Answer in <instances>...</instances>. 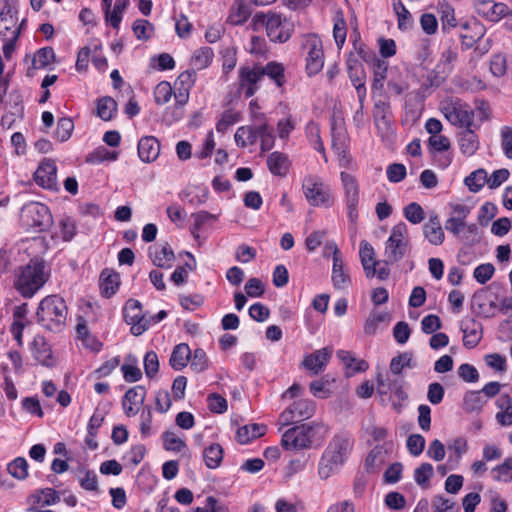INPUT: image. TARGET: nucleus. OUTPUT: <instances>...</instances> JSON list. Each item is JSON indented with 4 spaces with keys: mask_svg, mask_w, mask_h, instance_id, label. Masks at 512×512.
<instances>
[{
    "mask_svg": "<svg viewBox=\"0 0 512 512\" xmlns=\"http://www.w3.org/2000/svg\"><path fill=\"white\" fill-rule=\"evenodd\" d=\"M354 448L351 434L340 432L335 434L324 449L318 463V475L326 480L344 466Z\"/></svg>",
    "mask_w": 512,
    "mask_h": 512,
    "instance_id": "nucleus-1",
    "label": "nucleus"
},
{
    "mask_svg": "<svg viewBox=\"0 0 512 512\" xmlns=\"http://www.w3.org/2000/svg\"><path fill=\"white\" fill-rule=\"evenodd\" d=\"M327 434L328 427L321 422L301 424L283 434L281 445L286 450L308 449L321 444Z\"/></svg>",
    "mask_w": 512,
    "mask_h": 512,
    "instance_id": "nucleus-2",
    "label": "nucleus"
},
{
    "mask_svg": "<svg viewBox=\"0 0 512 512\" xmlns=\"http://www.w3.org/2000/svg\"><path fill=\"white\" fill-rule=\"evenodd\" d=\"M68 308L65 300L58 295L43 298L37 308V322L46 330L60 332L66 326Z\"/></svg>",
    "mask_w": 512,
    "mask_h": 512,
    "instance_id": "nucleus-3",
    "label": "nucleus"
},
{
    "mask_svg": "<svg viewBox=\"0 0 512 512\" xmlns=\"http://www.w3.org/2000/svg\"><path fill=\"white\" fill-rule=\"evenodd\" d=\"M252 21L254 30L264 27L268 38L274 43L287 42L294 32V24L281 13L257 12Z\"/></svg>",
    "mask_w": 512,
    "mask_h": 512,
    "instance_id": "nucleus-4",
    "label": "nucleus"
},
{
    "mask_svg": "<svg viewBox=\"0 0 512 512\" xmlns=\"http://www.w3.org/2000/svg\"><path fill=\"white\" fill-rule=\"evenodd\" d=\"M50 278V268L42 259H31L22 269L16 282L17 291L25 298H31Z\"/></svg>",
    "mask_w": 512,
    "mask_h": 512,
    "instance_id": "nucleus-5",
    "label": "nucleus"
},
{
    "mask_svg": "<svg viewBox=\"0 0 512 512\" xmlns=\"http://www.w3.org/2000/svg\"><path fill=\"white\" fill-rule=\"evenodd\" d=\"M409 252L408 228L404 222H399L391 229L390 236L385 242V264L399 262Z\"/></svg>",
    "mask_w": 512,
    "mask_h": 512,
    "instance_id": "nucleus-6",
    "label": "nucleus"
},
{
    "mask_svg": "<svg viewBox=\"0 0 512 512\" xmlns=\"http://www.w3.org/2000/svg\"><path fill=\"white\" fill-rule=\"evenodd\" d=\"M302 190L307 202L314 207H331L334 203L329 185L317 175H307L303 179Z\"/></svg>",
    "mask_w": 512,
    "mask_h": 512,
    "instance_id": "nucleus-7",
    "label": "nucleus"
},
{
    "mask_svg": "<svg viewBox=\"0 0 512 512\" xmlns=\"http://www.w3.org/2000/svg\"><path fill=\"white\" fill-rule=\"evenodd\" d=\"M21 219L26 226L38 231H46L53 224L50 209L39 202H30L24 205L21 211Z\"/></svg>",
    "mask_w": 512,
    "mask_h": 512,
    "instance_id": "nucleus-8",
    "label": "nucleus"
},
{
    "mask_svg": "<svg viewBox=\"0 0 512 512\" xmlns=\"http://www.w3.org/2000/svg\"><path fill=\"white\" fill-rule=\"evenodd\" d=\"M302 48L306 52V72L309 76L318 74L324 66V51L321 39L316 34L303 36Z\"/></svg>",
    "mask_w": 512,
    "mask_h": 512,
    "instance_id": "nucleus-9",
    "label": "nucleus"
},
{
    "mask_svg": "<svg viewBox=\"0 0 512 512\" xmlns=\"http://www.w3.org/2000/svg\"><path fill=\"white\" fill-rule=\"evenodd\" d=\"M332 149L337 154L340 166L347 167L350 164L348 155L349 137L343 119H331Z\"/></svg>",
    "mask_w": 512,
    "mask_h": 512,
    "instance_id": "nucleus-10",
    "label": "nucleus"
},
{
    "mask_svg": "<svg viewBox=\"0 0 512 512\" xmlns=\"http://www.w3.org/2000/svg\"><path fill=\"white\" fill-rule=\"evenodd\" d=\"M123 316L125 322L131 325L133 335L140 336L149 329V322L146 314L142 311L140 301L136 299L127 300L123 308Z\"/></svg>",
    "mask_w": 512,
    "mask_h": 512,
    "instance_id": "nucleus-11",
    "label": "nucleus"
},
{
    "mask_svg": "<svg viewBox=\"0 0 512 512\" xmlns=\"http://www.w3.org/2000/svg\"><path fill=\"white\" fill-rule=\"evenodd\" d=\"M316 404L311 399H299L294 401L280 415L283 425L300 422L311 418L315 414Z\"/></svg>",
    "mask_w": 512,
    "mask_h": 512,
    "instance_id": "nucleus-12",
    "label": "nucleus"
},
{
    "mask_svg": "<svg viewBox=\"0 0 512 512\" xmlns=\"http://www.w3.org/2000/svg\"><path fill=\"white\" fill-rule=\"evenodd\" d=\"M392 118L389 102L380 100L374 104L373 119L378 133L382 138L390 139L391 136H393Z\"/></svg>",
    "mask_w": 512,
    "mask_h": 512,
    "instance_id": "nucleus-13",
    "label": "nucleus"
},
{
    "mask_svg": "<svg viewBox=\"0 0 512 512\" xmlns=\"http://www.w3.org/2000/svg\"><path fill=\"white\" fill-rule=\"evenodd\" d=\"M239 85L244 89L246 98L252 97L257 89L258 82L263 78L260 65L256 64L253 67L242 66L239 68Z\"/></svg>",
    "mask_w": 512,
    "mask_h": 512,
    "instance_id": "nucleus-14",
    "label": "nucleus"
},
{
    "mask_svg": "<svg viewBox=\"0 0 512 512\" xmlns=\"http://www.w3.org/2000/svg\"><path fill=\"white\" fill-rule=\"evenodd\" d=\"M34 180L44 189L57 190V167L55 161L44 159L34 172Z\"/></svg>",
    "mask_w": 512,
    "mask_h": 512,
    "instance_id": "nucleus-15",
    "label": "nucleus"
},
{
    "mask_svg": "<svg viewBox=\"0 0 512 512\" xmlns=\"http://www.w3.org/2000/svg\"><path fill=\"white\" fill-rule=\"evenodd\" d=\"M475 9L480 16L491 22H498L509 13V7L506 4L496 3L493 0H476Z\"/></svg>",
    "mask_w": 512,
    "mask_h": 512,
    "instance_id": "nucleus-16",
    "label": "nucleus"
},
{
    "mask_svg": "<svg viewBox=\"0 0 512 512\" xmlns=\"http://www.w3.org/2000/svg\"><path fill=\"white\" fill-rule=\"evenodd\" d=\"M460 329L463 333V345L472 349L476 347L482 339V324L474 318H466L461 322Z\"/></svg>",
    "mask_w": 512,
    "mask_h": 512,
    "instance_id": "nucleus-17",
    "label": "nucleus"
},
{
    "mask_svg": "<svg viewBox=\"0 0 512 512\" xmlns=\"http://www.w3.org/2000/svg\"><path fill=\"white\" fill-rule=\"evenodd\" d=\"M446 119L453 125L471 128L474 121V112L463 108L461 105H451L444 108Z\"/></svg>",
    "mask_w": 512,
    "mask_h": 512,
    "instance_id": "nucleus-18",
    "label": "nucleus"
},
{
    "mask_svg": "<svg viewBox=\"0 0 512 512\" xmlns=\"http://www.w3.org/2000/svg\"><path fill=\"white\" fill-rule=\"evenodd\" d=\"M17 21V10L6 0L0 12V38L7 39L13 36L15 30L19 32V28H16Z\"/></svg>",
    "mask_w": 512,
    "mask_h": 512,
    "instance_id": "nucleus-19",
    "label": "nucleus"
},
{
    "mask_svg": "<svg viewBox=\"0 0 512 512\" xmlns=\"http://www.w3.org/2000/svg\"><path fill=\"white\" fill-rule=\"evenodd\" d=\"M331 355L332 349L324 347L307 355L304 358L302 364L307 370L317 375L325 369L329 359L331 358Z\"/></svg>",
    "mask_w": 512,
    "mask_h": 512,
    "instance_id": "nucleus-20",
    "label": "nucleus"
},
{
    "mask_svg": "<svg viewBox=\"0 0 512 512\" xmlns=\"http://www.w3.org/2000/svg\"><path fill=\"white\" fill-rule=\"evenodd\" d=\"M138 156L145 163L155 161L160 154V142L154 136H144L138 142Z\"/></svg>",
    "mask_w": 512,
    "mask_h": 512,
    "instance_id": "nucleus-21",
    "label": "nucleus"
},
{
    "mask_svg": "<svg viewBox=\"0 0 512 512\" xmlns=\"http://www.w3.org/2000/svg\"><path fill=\"white\" fill-rule=\"evenodd\" d=\"M146 396V389L137 385L126 391L122 399V406L125 414L130 417L134 416L137 413V409H134V405L143 404Z\"/></svg>",
    "mask_w": 512,
    "mask_h": 512,
    "instance_id": "nucleus-22",
    "label": "nucleus"
},
{
    "mask_svg": "<svg viewBox=\"0 0 512 512\" xmlns=\"http://www.w3.org/2000/svg\"><path fill=\"white\" fill-rule=\"evenodd\" d=\"M148 255L155 266L165 269L171 268L175 259L174 252L168 243L160 248L149 247Z\"/></svg>",
    "mask_w": 512,
    "mask_h": 512,
    "instance_id": "nucleus-23",
    "label": "nucleus"
},
{
    "mask_svg": "<svg viewBox=\"0 0 512 512\" xmlns=\"http://www.w3.org/2000/svg\"><path fill=\"white\" fill-rule=\"evenodd\" d=\"M424 238L432 245H441L445 239V234L438 215L430 216L429 220L423 225Z\"/></svg>",
    "mask_w": 512,
    "mask_h": 512,
    "instance_id": "nucleus-24",
    "label": "nucleus"
},
{
    "mask_svg": "<svg viewBox=\"0 0 512 512\" xmlns=\"http://www.w3.org/2000/svg\"><path fill=\"white\" fill-rule=\"evenodd\" d=\"M359 255L366 277L373 278L376 275V266L380 263L375 259L374 248L370 243L363 240L360 243Z\"/></svg>",
    "mask_w": 512,
    "mask_h": 512,
    "instance_id": "nucleus-25",
    "label": "nucleus"
},
{
    "mask_svg": "<svg viewBox=\"0 0 512 512\" xmlns=\"http://www.w3.org/2000/svg\"><path fill=\"white\" fill-rule=\"evenodd\" d=\"M251 16L249 5L244 0H235L230 7L227 22L231 25H243Z\"/></svg>",
    "mask_w": 512,
    "mask_h": 512,
    "instance_id": "nucleus-26",
    "label": "nucleus"
},
{
    "mask_svg": "<svg viewBox=\"0 0 512 512\" xmlns=\"http://www.w3.org/2000/svg\"><path fill=\"white\" fill-rule=\"evenodd\" d=\"M405 380L402 376L387 378V389L394 395L397 401H393V408L400 412L402 403L407 400L408 394L404 390Z\"/></svg>",
    "mask_w": 512,
    "mask_h": 512,
    "instance_id": "nucleus-27",
    "label": "nucleus"
},
{
    "mask_svg": "<svg viewBox=\"0 0 512 512\" xmlns=\"http://www.w3.org/2000/svg\"><path fill=\"white\" fill-rule=\"evenodd\" d=\"M458 143L461 153L468 157L474 155L480 145L478 135L471 128L460 133Z\"/></svg>",
    "mask_w": 512,
    "mask_h": 512,
    "instance_id": "nucleus-28",
    "label": "nucleus"
},
{
    "mask_svg": "<svg viewBox=\"0 0 512 512\" xmlns=\"http://www.w3.org/2000/svg\"><path fill=\"white\" fill-rule=\"evenodd\" d=\"M289 159L286 154L275 151L267 158V166L270 172L276 176H286L289 170Z\"/></svg>",
    "mask_w": 512,
    "mask_h": 512,
    "instance_id": "nucleus-29",
    "label": "nucleus"
},
{
    "mask_svg": "<svg viewBox=\"0 0 512 512\" xmlns=\"http://www.w3.org/2000/svg\"><path fill=\"white\" fill-rule=\"evenodd\" d=\"M267 427L264 424H249L238 428L236 432V440L240 444H247L250 441L263 436Z\"/></svg>",
    "mask_w": 512,
    "mask_h": 512,
    "instance_id": "nucleus-30",
    "label": "nucleus"
},
{
    "mask_svg": "<svg viewBox=\"0 0 512 512\" xmlns=\"http://www.w3.org/2000/svg\"><path fill=\"white\" fill-rule=\"evenodd\" d=\"M191 358V350L186 343H180L173 348L169 363L174 370H181L187 366Z\"/></svg>",
    "mask_w": 512,
    "mask_h": 512,
    "instance_id": "nucleus-31",
    "label": "nucleus"
},
{
    "mask_svg": "<svg viewBox=\"0 0 512 512\" xmlns=\"http://www.w3.org/2000/svg\"><path fill=\"white\" fill-rule=\"evenodd\" d=\"M497 406L501 409L495 418L499 425L507 427L512 425V398L509 394H503L497 400Z\"/></svg>",
    "mask_w": 512,
    "mask_h": 512,
    "instance_id": "nucleus-32",
    "label": "nucleus"
},
{
    "mask_svg": "<svg viewBox=\"0 0 512 512\" xmlns=\"http://www.w3.org/2000/svg\"><path fill=\"white\" fill-rule=\"evenodd\" d=\"M262 76L269 77L277 87H282L286 82L285 68L282 63L270 61L265 66L260 65Z\"/></svg>",
    "mask_w": 512,
    "mask_h": 512,
    "instance_id": "nucleus-33",
    "label": "nucleus"
},
{
    "mask_svg": "<svg viewBox=\"0 0 512 512\" xmlns=\"http://www.w3.org/2000/svg\"><path fill=\"white\" fill-rule=\"evenodd\" d=\"M340 178L344 188L346 203L359 202V184L357 179L347 172H341Z\"/></svg>",
    "mask_w": 512,
    "mask_h": 512,
    "instance_id": "nucleus-34",
    "label": "nucleus"
},
{
    "mask_svg": "<svg viewBox=\"0 0 512 512\" xmlns=\"http://www.w3.org/2000/svg\"><path fill=\"white\" fill-rule=\"evenodd\" d=\"M223 448L218 443H213L203 451V458L206 466L210 469H216L223 460Z\"/></svg>",
    "mask_w": 512,
    "mask_h": 512,
    "instance_id": "nucleus-35",
    "label": "nucleus"
},
{
    "mask_svg": "<svg viewBox=\"0 0 512 512\" xmlns=\"http://www.w3.org/2000/svg\"><path fill=\"white\" fill-rule=\"evenodd\" d=\"M332 282L337 289H343L350 283V278L344 271V262L341 257H333Z\"/></svg>",
    "mask_w": 512,
    "mask_h": 512,
    "instance_id": "nucleus-36",
    "label": "nucleus"
},
{
    "mask_svg": "<svg viewBox=\"0 0 512 512\" xmlns=\"http://www.w3.org/2000/svg\"><path fill=\"white\" fill-rule=\"evenodd\" d=\"M373 81L372 90L382 91L384 88V81L387 77L388 62L384 59H378L372 64Z\"/></svg>",
    "mask_w": 512,
    "mask_h": 512,
    "instance_id": "nucleus-37",
    "label": "nucleus"
},
{
    "mask_svg": "<svg viewBox=\"0 0 512 512\" xmlns=\"http://www.w3.org/2000/svg\"><path fill=\"white\" fill-rule=\"evenodd\" d=\"M30 499L40 506H50L60 501L58 492L53 488L39 489L30 496Z\"/></svg>",
    "mask_w": 512,
    "mask_h": 512,
    "instance_id": "nucleus-38",
    "label": "nucleus"
},
{
    "mask_svg": "<svg viewBox=\"0 0 512 512\" xmlns=\"http://www.w3.org/2000/svg\"><path fill=\"white\" fill-rule=\"evenodd\" d=\"M101 294L107 298L114 295L119 286V275L117 273H107L103 271L100 275Z\"/></svg>",
    "mask_w": 512,
    "mask_h": 512,
    "instance_id": "nucleus-39",
    "label": "nucleus"
},
{
    "mask_svg": "<svg viewBox=\"0 0 512 512\" xmlns=\"http://www.w3.org/2000/svg\"><path fill=\"white\" fill-rule=\"evenodd\" d=\"M235 142L239 147H246L247 145H253L258 139L257 126L245 127L241 126L237 129L235 135Z\"/></svg>",
    "mask_w": 512,
    "mask_h": 512,
    "instance_id": "nucleus-40",
    "label": "nucleus"
},
{
    "mask_svg": "<svg viewBox=\"0 0 512 512\" xmlns=\"http://www.w3.org/2000/svg\"><path fill=\"white\" fill-rule=\"evenodd\" d=\"M391 315L388 312L371 311L364 323V333L366 335H374L378 329V325L382 322H389Z\"/></svg>",
    "mask_w": 512,
    "mask_h": 512,
    "instance_id": "nucleus-41",
    "label": "nucleus"
},
{
    "mask_svg": "<svg viewBox=\"0 0 512 512\" xmlns=\"http://www.w3.org/2000/svg\"><path fill=\"white\" fill-rule=\"evenodd\" d=\"M117 111V103L116 101L109 97L105 96L100 98L97 101V115L104 121H109L113 118L114 114Z\"/></svg>",
    "mask_w": 512,
    "mask_h": 512,
    "instance_id": "nucleus-42",
    "label": "nucleus"
},
{
    "mask_svg": "<svg viewBox=\"0 0 512 512\" xmlns=\"http://www.w3.org/2000/svg\"><path fill=\"white\" fill-rule=\"evenodd\" d=\"M468 189L473 192H479L485 184H487V172L483 168H479L468 175L464 180Z\"/></svg>",
    "mask_w": 512,
    "mask_h": 512,
    "instance_id": "nucleus-43",
    "label": "nucleus"
},
{
    "mask_svg": "<svg viewBox=\"0 0 512 512\" xmlns=\"http://www.w3.org/2000/svg\"><path fill=\"white\" fill-rule=\"evenodd\" d=\"M337 357L346 367L353 369L354 372H364L369 367L367 361L356 359L350 351L339 350L337 351Z\"/></svg>",
    "mask_w": 512,
    "mask_h": 512,
    "instance_id": "nucleus-44",
    "label": "nucleus"
},
{
    "mask_svg": "<svg viewBox=\"0 0 512 512\" xmlns=\"http://www.w3.org/2000/svg\"><path fill=\"white\" fill-rule=\"evenodd\" d=\"M214 57V52L212 48L205 46L197 49L192 56V64L193 66L198 69L202 70L207 68Z\"/></svg>",
    "mask_w": 512,
    "mask_h": 512,
    "instance_id": "nucleus-45",
    "label": "nucleus"
},
{
    "mask_svg": "<svg viewBox=\"0 0 512 512\" xmlns=\"http://www.w3.org/2000/svg\"><path fill=\"white\" fill-rule=\"evenodd\" d=\"M55 61V52L52 47L39 49L32 60L34 69H43Z\"/></svg>",
    "mask_w": 512,
    "mask_h": 512,
    "instance_id": "nucleus-46",
    "label": "nucleus"
},
{
    "mask_svg": "<svg viewBox=\"0 0 512 512\" xmlns=\"http://www.w3.org/2000/svg\"><path fill=\"white\" fill-rule=\"evenodd\" d=\"M412 360L413 354L411 352L401 353L398 356L392 358L390 362V371L392 372V374L395 375V377L401 376V373L404 368L412 367Z\"/></svg>",
    "mask_w": 512,
    "mask_h": 512,
    "instance_id": "nucleus-47",
    "label": "nucleus"
},
{
    "mask_svg": "<svg viewBox=\"0 0 512 512\" xmlns=\"http://www.w3.org/2000/svg\"><path fill=\"white\" fill-rule=\"evenodd\" d=\"M393 8L398 17V27L401 30H407L413 25V18L408 9L401 0L393 3Z\"/></svg>",
    "mask_w": 512,
    "mask_h": 512,
    "instance_id": "nucleus-48",
    "label": "nucleus"
},
{
    "mask_svg": "<svg viewBox=\"0 0 512 512\" xmlns=\"http://www.w3.org/2000/svg\"><path fill=\"white\" fill-rule=\"evenodd\" d=\"M34 357L44 366H50L51 363V349L44 339L34 341Z\"/></svg>",
    "mask_w": 512,
    "mask_h": 512,
    "instance_id": "nucleus-49",
    "label": "nucleus"
},
{
    "mask_svg": "<svg viewBox=\"0 0 512 512\" xmlns=\"http://www.w3.org/2000/svg\"><path fill=\"white\" fill-rule=\"evenodd\" d=\"M129 0H116L113 11H109L108 18H105L114 29H118L122 21V14L128 7Z\"/></svg>",
    "mask_w": 512,
    "mask_h": 512,
    "instance_id": "nucleus-50",
    "label": "nucleus"
},
{
    "mask_svg": "<svg viewBox=\"0 0 512 512\" xmlns=\"http://www.w3.org/2000/svg\"><path fill=\"white\" fill-rule=\"evenodd\" d=\"M404 217L412 224H419L425 219V211L417 202H411L403 209Z\"/></svg>",
    "mask_w": 512,
    "mask_h": 512,
    "instance_id": "nucleus-51",
    "label": "nucleus"
},
{
    "mask_svg": "<svg viewBox=\"0 0 512 512\" xmlns=\"http://www.w3.org/2000/svg\"><path fill=\"white\" fill-rule=\"evenodd\" d=\"M241 118V114L239 112L233 111L231 109L225 110L221 118L216 123V130L219 133H225L230 126L239 122Z\"/></svg>",
    "mask_w": 512,
    "mask_h": 512,
    "instance_id": "nucleus-52",
    "label": "nucleus"
},
{
    "mask_svg": "<svg viewBox=\"0 0 512 512\" xmlns=\"http://www.w3.org/2000/svg\"><path fill=\"white\" fill-rule=\"evenodd\" d=\"M73 129L74 123L72 119L69 117H62L57 122V128L54 136L60 142H65L71 137Z\"/></svg>",
    "mask_w": 512,
    "mask_h": 512,
    "instance_id": "nucleus-53",
    "label": "nucleus"
},
{
    "mask_svg": "<svg viewBox=\"0 0 512 512\" xmlns=\"http://www.w3.org/2000/svg\"><path fill=\"white\" fill-rule=\"evenodd\" d=\"M8 472L19 480H24L28 476V463L23 457H18L7 466Z\"/></svg>",
    "mask_w": 512,
    "mask_h": 512,
    "instance_id": "nucleus-54",
    "label": "nucleus"
},
{
    "mask_svg": "<svg viewBox=\"0 0 512 512\" xmlns=\"http://www.w3.org/2000/svg\"><path fill=\"white\" fill-rule=\"evenodd\" d=\"M492 472L494 480L501 482L512 481V458L508 457L500 465H497Z\"/></svg>",
    "mask_w": 512,
    "mask_h": 512,
    "instance_id": "nucleus-55",
    "label": "nucleus"
},
{
    "mask_svg": "<svg viewBox=\"0 0 512 512\" xmlns=\"http://www.w3.org/2000/svg\"><path fill=\"white\" fill-rule=\"evenodd\" d=\"M258 138L261 140V150L269 151L273 148L275 137L268 125L263 122L257 126Z\"/></svg>",
    "mask_w": 512,
    "mask_h": 512,
    "instance_id": "nucleus-56",
    "label": "nucleus"
},
{
    "mask_svg": "<svg viewBox=\"0 0 512 512\" xmlns=\"http://www.w3.org/2000/svg\"><path fill=\"white\" fill-rule=\"evenodd\" d=\"M433 473V466L430 463H422L414 471V480L419 486L427 488L428 481L432 478Z\"/></svg>",
    "mask_w": 512,
    "mask_h": 512,
    "instance_id": "nucleus-57",
    "label": "nucleus"
},
{
    "mask_svg": "<svg viewBox=\"0 0 512 512\" xmlns=\"http://www.w3.org/2000/svg\"><path fill=\"white\" fill-rule=\"evenodd\" d=\"M483 405L480 391H468L463 398L464 409L468 412L481 410Z\"/></svg>",
    "mask_w": 512,
    "mask_h": 512,
    "instance_id": "nucleus-58",
    "label": "nucleus"
},
{
    "mask_svg": "<svg viewBox=\"0 0 512 512\" xmlns=\"http://www.w3.org/2000/svg\"><path fill=\"white\" fill-rule=\"evenodd\" d=\"M173 94L172 87L169 82L162 81L154 89V99L158 105L166 104Z\"/></svg>",
    "mask_w": 512,
    "mask_h": 512,
    "instance_id": "nucleus-59",
    "label": "nucleus"
},
{
    "mask_svg": "<svg viewBox=\"0 0 512 512\" xmlns=\"http://www.w3.org/2000/svg\"><path fill=\"white\" fill-rule=\"evenodd\" d=\"M144 371L148 378H154L159 371L158 355L154 351H148L144 356Z\"/></svg>",
    "mask_w": 512,
    "mask_h": 512,
    "instance_id": "nucleus-60",
    "label": "nucleus"
},
{
    "mask_svg": "<svg viewBox=\"0 0 512 512\" xmlns=\"http://www.w3.org/2000/svg\"><path fill=\"white\" fill-rule=\"evenodd\" d=\"M354 50L356 56L368 64H373L376 60L379 59L374 50L360 41L354 42Z\"/></svg>",
    "mask_w": 512,
    "mask_h": 512,
    "instance_id": "nucleus-61",
    "label": "nucleus"
},
{
    "mask_svg": "<svg viewBox=\"0 0 512 512\" xmlns=\"http://www.w3.org/2000/svg\"><path fill=\"white\" fill-rule=\"evenodd\" d=\"M190 360H191L190 367L195 372H202L208 366V359H207L206 352L201 348H197L194 350L193 355L191 354Z\"/></svg>",
    "mask_w": 512,
    "mask_h": 512,
    "instance_id": "nucleus-62",
    "label": "nucleus"
},
{
    "mask_svg": "<svg viewBox=\"0 0 512 512\" xmlns=\"http://www.w3.org/2000/svg\"><path fill=\"white\" fill-rule=\"evenodd\" d=\"M163 445L166 450L174 452H180L186 447L185 442L173 432H165L163 434Z\"/></svg>",
    "mask_w": 512,
    "mask_h": 512,
    "instance_id": "nucleus-63",
    "label": "nucleus"
},
{
    "mask_svg": "<svg viewBox=\"0 0 512 512\" xmlns=\"http://www.w3.org/2000/svg\"><path fill=\"white\" fill-rule=\"evenodd\" d=\"M501 147L504 155L512 159V127L503 126L500 130Z\"/></svg>",
    "mask_w": 512,
    "mask_h": 512,
    "instance_id": "nucleus-64",
    "label": "nucleus"
}]
</instances>
